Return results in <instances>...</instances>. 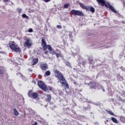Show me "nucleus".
Masks as SVG:
<instances>
[{
  "label": "nucleus",
  "mask_w": 125,
  "mask_h": 125,
  "mask_svg": "<svg viewBox=\"0 0 125 125\" xmlns=\"http://www.w3.org/2000/svg\"><path fill=\"white\" fill-rule=\"evenodd\" d=\"M40 67L42 71H46L48 69V65L45 63H41Z\"/></svg>",
  "instance_id": "6e6552de"
},
{
  "label": "nucleus",
  "mask_w": 125,
  "mask_h": 125,
  "mask_svg": "<svg viewBox=\"0 0 125 125\" xmlns=\"http://www.w3.org/2000/svg\"><path fill=\"white\" fill-rule=\"evenodd\" d=\"M41 45L43 50H46V49H48V50L51 52H50L51 54H56V51L52 49V47H51V46L50 45L46 44V42L45 41V39L43 38L42 39Z\"/></svg>",
  "instance_id": "f03ea898"
},
{
  "label": "nucleus",
  "mask_w": 125,
  "mask_h": 125,
  "mask_svg": "<svg viewBox=\"0 0 125 125\" xmlns=\"http://www.w3.org/2000/svg\"><path fill=\"white\" fill-rule=\"evenodd\" d=\"M123 4L124 7H125V1H123Z\"/></svg>",
  "instance_id": "4c0bfd02"
},
{
  "label": "nucleus",
  "mask_w": 125,
  "mask_h": 125,
  "mask_svg": "<svg viewBox=\"0 0 125 125\" xmlns=\"http://www.w3.org/2000/svg\"><path fill=\"white\" fill-rule=\"evenodd\" d=\"M46 101L47 102H50L51 101V96L50 95L46 94Z\"/></svg>",
  "instance_id": "9b49d317"
},
{
  "label": "nucleus",
  "mask_w": 125,
  "mask_h": 125,
  "mask_svg": "<svg viewBox=\"0 0 125 125\" xmlns=\"http://www.w3.org/2000/svg\"><path fill=\"white\" fill-rule=\"evenodd\" d=\"M89 61L90 64H92V63H93V60L92 59H89Z\"/></svg>",
  "instance_id": "a878e982"
},
{
  "label": "nucleus",
  "mask_w": 125,
  "mask_h": 125,
  "mask_svg": "<svg viewBox=\"0 0 125 125\" xmlns=\"http://www.w3.org/2000/svg\"><path fill=\"white\" fill-rule=\"evenodd\" d=\"M111 120L113 123H115V124H119V121H118V120L115 117H111Z\"/></svg>",
  "instance_id": "4468645a"
},
{
  "label": "nucleus",
  "mask_w": 125,
  "mask_h": 125,
  "mask_svg": "<svg viewBox=\"0 0 125 125\" xmlns=\"http://www.w3.org/2000/svg\"><path fill=\"white\" fill-rule=\"evenodd\" d=\"M22 17L23 18H26V19H29V17H28V16L26 15V14H23L22 15Z\"/></svg>",
  "instance_id": "b1692460"
},
{
  "label": "nucleus",
  "mask_w": 125,
  "mask_h": 125,
  "mask_svg": "<svg viewBox=\"0 0 125 125\" xmlns=\"http://www.w3.org/2000/svg\"><path fill=\"white\" fill-rule=\"evenodd\" d=\"M32 82H33V83H34V84H36V81H35V80H33V81H32Z\"/></svg>",
  "instance_id": "e433bc0d"
},
{
  "label": "nucleus",
  "mask_w": 125,
  "mask_h": 125,
  "mask_svg": "<svg viewBox=\"0 0 125 125\" xmlns=\"http://www.w3.org/2000/svg\"><path fill=\"white\" fill-rule=\"evenodd\" d=\"M28 32H29V33H33V29H32V28H29V29H28Z\"/></svg>",
  "instance_id": "cd10ccee"
},
{
  "label": "nucleus",
  "mask_w": 125,
  "mask_h": 125,
  "mask_svg": "<svg viewBox=\"0 0 125 125\" xmlns=\"http://www.w3.org/2000/svg\"><path fill=\"white\" fill-rule=\"evenodd\" d=\"M106 123H108V122H109V120H106Z\"/></svg>",
  "instance_id": "a19ab883"
},
{
  "label": "nucleus",
  "mask_w": 125,
  "mask_h": 125,
  "mask_svg": "<svg viewBox=\"0 0 125 125\" xmlns=\"http://www.w3.org/2000/svg\"><path fill=\"white\" fill-rule=\"evenodd\" d=\"M106 112H107V113H108V114H109L111 116H115V114H114L113 112H112V111L106 110Z\"/></svg>",
  "instance_id": "a211bd4d"
},
{
  "label": "nucleus",
  "mask_w": 125,
  "mask_h": 125,
  "mask_svg": "<svg viewBox=\"0 0 125 125\" xmlns=\"http://www.w3.org/2000/svg\"><path fill=\"white\" fill-rule=\"evenodd\" d=\"M9 0H3V2H7Z\"/></svg>",
  "instance_id": "f704fd0d"
},
{
  "label": "nucleus",
  "mask_w": 125,
  "mask_h": 125,
  "mask_svg": "<svg viewBox=\"0 0 125 125\" xmlns=\"http://www.w3.org/2000/svg\"><path fill=\"white\" fill-rule=\"evenodd\" d=\"M51 0H44V1L45 2H49V1H50Z\"/></svg>",
  "instance_id": "473e14b6"
},
{
  "label": "nucleus",
  "mask_w": 125,
  "mask_h": 125,
  "mask_svg": "<svg viewBox=\"0 0 125 125\" xmlns=\"http://www.w3.org/2000/svg\"><path fill=\"white\" fill-rule=\"evenodd\" d=\"M122 23H123V24H125V21H122Z\"/></svg>",
  "instance_id": "79ce46f5"
},
{
  "label": "nucleus",
  "mask_w": 125,
  "mask_h": 125,
  "mask_svg": "<svg viewBox=\"0 0 125 125\" xmlns=\"http://www.w3.org/2000/svg\"><path fill=\"white\" fill-rule=\"evenodd\" d=\"M13 50H14L15 52H21V50H20V48L19 47H15L14 48Z\"/></svg>",
  "instance_id": "dca6fc26"
},
{
  "label": "nucleus",
  "mask_w": 125,
  "mask_h": 125,
  "mask_svg": "<svg viewBox=\"0 0 125 125\" xmlns=\"http://www.w3.org/2000/svg\"><path fill=\"white\" fill-rule=\"evenodd\" d=\"M120 121L122 122V123H125V117L121 116L120 117Z\"/></svg>",
  "instance_id": "412c9836"
},
{
  "label": "nucleus",
  "mask_w": 125,
  "mask_h": 125,
  "mask_svg": "<svg viewBox=\"0 0 125 125\" xmlns=\"http://www.w3.org/2000/svg\"><path fill=\"white\" fill-rule=\"evenodd\" d=\"M96 1L99 4H101L102 6H105L107 8L110 9L114 13H117L118 12L115 10L113 6L109 3L108 4H106V1H105V0H96Z\"/></svg>",
  "instance_id": "7ed1b4c3"
},
{
  "label": "nucleus",
  "mask_w": 125,
  "mask_h": 125,
  "mask_svg": "<svg viewBox=\"0 0 125 125\" xmlns=\"http://www.w3.org/2000/svg\"><path fill=\"white\" fill-rule=\"evenodd\" d=\"M71 13L72 15H74V16H84L83 13L80 10H71Z\"/></svg>",
  "instance_id": "423d86ee"
},
{
  "label": "nucleus",
  "mask_w": 125,
  "mask_h": 125,
  "mask_svg": "<svg viewBox=\"0 0 125 125\" xmlns=\"http://www.w3.org/2000/svg\"><path fill=\"white\" fill-rule=\"evenodd\" d=\"M65 65L66 66H67V67H69V68H72V66L71 65V63H70V62H66Z\"/></svg>",
  "instance_id": "6ab92c4d"
},
{
  "label": "nucleus",
  "mask_w": 125,
  "mask_h": 125,
  "mask_svg": "<svg viewBox=\"0 0 125 125\" xmlns=\"http://www.w3.org/2000/svg\"><path fill=\"white\" fill-rule=\"evenodd\" d=\"M33 65H36V64H37V63H38L39 62V59H33Z\"/></svg>",
  "instance_id": "f3484780"
},
{
  "label": "nucleus",
  "mask_w": 125,
  "mask_h": 125,
  "mask_svg": "<svg viewBox=\"0 0 125 125\" xmlns=\"http://www.w3.org/2000/svg\"><path fill=\"white\" fill-rule=\"evenodd\" d=\"M48 89H49V90H50V91H51V90H52V87H51V86H49L48 87Z\"/></svg>",
  "instance_id": "7c9ffc66"
},
{
  "label": "nucleus",
  "mask_w": 125,
  "mask_h": 125,
  "mask_svg": "<svg viewBox=\"0 0 125 125\" xmlns=\"http://www.w3.org/2000/svg\"><path fill=\"white\" fill-rule=\"evenodd\" d=\"M73 83H74V84H77V82H73Z\"/></svg>",
  "instance_id": "ea45409f"
},
{
  "label": "nucleus",
  "mask_w": 125,
  "mask_h": 125,
  "mask_svg": "<svg viewBox=\"0 0 125 125\" xmlns=\"http://www.w3.org/2000/svg\"><path fill=\"white\" fill-rule=\"evenodd\" d=\"M13 114L14 115H15V116H18V115H19V112H18V111H17V109H16V108H14Z\"/></svg>",
  "instance_id": "2eb2a0df"
},
{
  "label": "nucleus",
  "mask_w": 125,
  "mask_h": 125,
  "mask_svg": "<svg viewBox=\"0 0 125 125\" xmlns=\"http://www.w3.org/2000/svg\"><path fill=\"white\" fill-rule=\"evenodd\" d=\"M57 27L58 29H62V26H61L60 25H57Z\"/></svg>",
  "instance_id": "bb28decb"
},
{
  "label": "nucleus",
  "mask_w": 125,
  "mask_h": 125,
  "mask_svg": "<svg viewBox=\"0 0 125 125\" xmlns=\"http://www.w3.org/2000/svg\"><path fill=\"white\" fill-rule=\"evenodd\" d=\"M28 71H29V72H32L33 71V70H32V69H31V68H29Z\"/></svg>",
  "instance_id": "c9c22d12"
},
{
  "label": "nucleus",
  "mask_w": 125,
  "mask_h": 125,
  "mask_svg": "<svg viewBox=\"0 0 125 125\" xmlns=\"http://www.w3.org/2000/svg\"><path fill=\"white\" fill-rule=\"evenodd\" d=\"M38 85L39 87L41 88V89L43 90V91H44V92L47 91L48 89V88H47V86H46V85H45V84L43 83L42 81H39L38 82Z\"/></svg>",
  "instance_id": "39448f33"
},
{
  "label": "nucleus",
  "mask_w": 125,
  "mask_h": 125,
  "mask_svg": "<svg viewBox=\"0 0 125 125\" xmlns=\"http://www.w3.org/2000/svg\"><path fill=\"white\" fill-rule=\"evenodd\" d=\"M10 48L13 50L16 47V46L15 45V42H11L9 43Z\"/></svg>",
  "instance_id": "9d476101"
},
{
  "label": "nucleus",
  "mask_w": 125,
  "mask_h": 125,
  "mask_svg": "<svg viewBox=\"0 0 125 125\" xmlns=\"http://www.w3.org/2000/svg\"><path fill=\"white\" fill-rule=\"evenodd\" d=\"M53 72L56 78H58L59 80L60 83H61L62 85L65 86L66 88H69V84L66 82V79H65V78L61 72L57 69H54Z\"/></svg>",
  "instance_id": "f257e3e1"
},
{
  "label": "nucleus",
  "mask_w": 125,
  "mask_h": 125,
  "mask_svg": "<svg viewBox=\"0 0 125 125\" xmlns=\"http://www.w3.org/2000/svg\"><path fill=\"white\" fill-rule=\"evenodd\" d=\"M17 11L18 12V13H21V12H22V9L18 8L17 9Z\"/></svg>",
  "instance_id": "393cba45"
},
{
  "label": "nucleus",
  "mask_w": 125,
  "mask_h": 125,
  "mask_svg": "<svg viewBox=\"0 0 125 125\" xmlns=\"http://www.w3.org/2000/svg\"><path fill=\"white\" fill-rule=\"evenodd\" d=\"M0 74L1 75L3 74V71L2 69H0Z\"/></svg>",
  "instance_id": "2f4dec72"
},
{
  "label": "nucleus",
  "mask_w": 125,
  "mask_h": 125,
  "mask_svg": "<svg viewBox=\"0 0 125 125\" xmlns=\"http://www.w3.org/2000/svg\"><path fill=\"white\" fill-rule=\"evenodd\" d=\"M117 99L119 100V101H123V99H122V98H121L120 96H118Z\"/></svg>",
  "instance_id": "c85d7f7f"
},
{
  "label": "nucleus",
  "mask_w": 125,
  "mask_h": 125,
  "mask_svg": "<svg viewBox=\"0 0 125 125\" xmlns=\"http://www.w3.org/2000/svg\"><path fill=\"white\" fill-rule=\"evenodd\" d=\"M38 125V123L35 122L33 125Z\"/></svg>",
  "instance_id": "58836bf2"
},
{
  "label": "nucleus",
  "mask_w": 125,
  "mask_h": 125,
  "mask_svg": "<svg viewBox=\"0 0 125 125\" xmlns=\"http://www.w3.org/2000/svg\"><path fill=\"white\" fill-rule=\"evenodd\" d=\"M38 97H39V95L36 92H33L32 94V98H34V99H37Z\"/></svg>",
  "instance_id": "f8f14e48"
},
{
  "label": "nucleus",
  "mask_w": 125,
  "mask_h": 125,
  "mask_svg": "<svg viewBox=\"0 0 125 125\" xmlns=\"http://www.w3.org/2000/svg\"><path fill=\"white\" fill-rule=\"evenodd\" d=\"M90 88L96 89L97 87L99 86V83H97L95 82H91L89 83Z\"/></svg>",
  "instance_id": "0eeeda50"
},
{
  "label": "nucleus",
  "mask_w": 125,
  "mask_h": 125,
  "mask_svg": "<svg viewBox=\"0 0 125 125\" xmlns=\"http://www.w3.org/2000/svg\"><path fill=\"white\" fill-rule=\"evenodd\" d=\"M44 51H45L44 54H47L48 53V51L46 50H44Z\"/></svg>",
  "instance_id": "72a5a7b5"
},
{
  "label": "nucleus",
  "mask_w": 125,
  "mask_h": 125,
  "mask_svg": "<svg viewBox=\"0 0 125 125\" xmlns=\"http://www.w3.org/2000/svg\"><path fill=\"white\" fill-rule=\"evenodd\" d=\"M55 55H56L57 58H59V56H60V54H59L58 53H56V54H55Z\"/></svg>",
  "instance_id": "c756f323"
},
{
  "label": "nucleus",
  "mask_w": 125,
  "mask_h": 125,
  "mask_svg": "<svg viewBox=\"0 0 125 125\" xmlns=\"http://www.w3.org/2000/svg\"><path fill=\"white\" fill-rule=\"evenodd\" d=\"M70 6V4L69 3H66L63 6V8H68V7H69V6Z\"/></svg>",
  "instance_id": "4be33fe9"
},
{
  "label": "nucleus",
  "mask_w": 125,
  "mask_h": 125,
  "mask_svg": "<svg viewBox=\"0 0 125 125\" xmlns=\"http://www.w3.org/2000/svg\"><path fill=\"white\" fill-rule=\"evenodd\" d=\"M79 5L83 8V9H85L86 11H90L92 13H94L95 12V9L91 6H85L83 3H79Z\"/></svg>",
  "instance_id": "20e7f679"
},
{
  "label": "nucleus",
  "mask_w": 125,
  "mask_h": 125,
  "mask_svg": "<svg viewBox=\"0 0 125 125\" xmlns=\"http://www.w3.org/2000/svg\"><path fill=\"white\" fill-rule=\"evenodd\" d=\"M103 91H105V90L104 89H103Z\"/></svg>",
  "instance_id": "37998d69"
},
{
  "label": "nucleus",
  "mask_w": 125,
  "mask_h": 125,
  "mask_svg": "<svg viewBox=\"0 0 125 125\" xmlns=\"http://www.w3.org/2000/svg\"><path fill=\"white\" fill-rule=\"evenodd\" d=\"M32 42H31V40L27 39L24 43V46H25V47H30V46H32Z\"/></svg>",
  "instance_id": "1a4fd4ad"
},
{
  "label": "nucleus",
  "mask_w": 125,
  "mask_h": 125,
  "mask_svg": "<svg viewBox=\"0 0 125 125\" xmlns=\"http://www.w3.org/2000/svg\"><path fill=\"white\" fill-rule=\"evenodd\" d=\"M27 95L29 97L32 98V97L33 96V90H30L27 93Z\"/></svg>",
  "instance_id": "ddd939ff"
},
{
  "label": "nucleus",
  "mask_w": 125,
  "mask_h": 125,
  "mask_svg": "<svg viewBox=\"0 0 125 125\" xmlns=\"http://www.w3.org/2000/svg\"><path fill=\"white\" fill-rule=\"evenodd\" d=\"M64 113H65V114H67V115H69V114L70 113V109H69V108H66V109L64 110Z\"/></svg>",
  "instance_id": "aec40b11"
},
{
  "label": "nucleus",
  "mask_w": 125,
  "mask_h": 125,
  "mask_svg": "<svg viewBox=\"0 0 125 125\" xmlns=\"http://www.w3.org/2000/svg\"><path fill=\"white\" fill-rule=\"evenodd\" d=\"M45 75L46 76H50V71L48 70V71H45Z\"/></svg>",
  "instance_id": "5701e85b"
}]
</instances>
